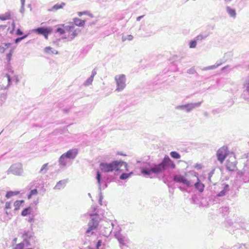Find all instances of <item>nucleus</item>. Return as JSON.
Returning <instances> with one entry per match:
<instances>
[{
	"label": "nucleus",
	"mask_w": 249,
	"mask_h": 249,
	"mask_svg": "<svg viewBox=\"0 0 249 249\" xmlns=\"http://www.w3.org/2000/svg\"><path fill=\"white\" fill-rule=\"evenodd\" d=\"M175 164L168 156L165 155L159 163H146L140 168L142 174L146 177L153 178L155 175L163 173L169 168H175Z\"/></svg>",
	"instance_id": "f257e3e1"
},
{
	"label": "nucleus",
	"mask_w": 249,
	"mask_h": 249,
	"mask_svg": "<svg viewBox=\"0 0 249 249\" xmlns=\"http://www.w3.org/2000/svg\"><path fill=\"white\" fill-rule=\"evenodd\" d=\"M102 212V210L97 209V206L96 205H92L91 206L89 213V214L90 216V220L88 223V228L85 232L86 236L89 237L95 233L99 222L103 217Z\"/></svg>",
	"instance_id": "f03ea898"
},
{
	"label": "nucleus",
	"mask_w": 249,
	"mask_h": 249,
	"mask_svg": "<svg viewBox=\"0 0 249 249\" xmlns=\"http://www.w3.org/2000/svg\"><path fill=\"white\" fill-rule=\"evenodd\" d=\"M100 168L102 172L105 173L128 170L127 163L121 160H114L110 163L102 162L100 164Z\"/></svg>",
	"instance_id": "7ed1b4c3"
},
{
	"label": "nucleus",
	"mask_w": 249,
	"mask_h": 249,
	"mask_svg": "<svg viewBox=\"0 0 249 249\" xmlns=\"http://www.w3.org/2000/svg\"><path fill=\"white\" fill-rule=\"evenodd\" d=\"M23 241L25 243L26 246L29 247L35 242V237L32 229L24 230L22 233Z\"/></svg>",
	"instance_id": "20e7f679"
},
{
	"label": "nucleus",
	"mask_w": 249,
	"mask_h": 249,
	"mask_svg": "<svg viewBox=\"0 0 249 249\" xmlns=\"http://www.w3.org/2000/svg\"><path fill=\"white\" fill-rule=\"evenodd\" d=\"M201 104L202 102L190 103L185 105L177 106L175 108L178 110L183 111L186 113H189L193 109L199 107Z\"/></svg>",
	"instance_id": "39448f33"
},
{
	"label": "nucleus",
	"mask_w": 249,
	"mask_h": 249,
	"mask_svg": "<svg viewBox=\"0 0 249 249\" xmlns=\"http://www.w3.org/2000/svg\"><path fill=\"white\" fill-rule=\"evenodd\" d=\"M116 83V91H122L126 87V77L124 74L117 75L115 77Z\"/></svg>",
	"instance_id": "423d86ee"
},
{
	"label": "nucleus",
	"mask_w": 249,
	"mask_h": 249,
	"mask_svg": "<svg viewBox=\"0 0 249 249\" xmlns=\"http://www.w3.org/2000/svg\"><path fill=\"white\" fill-rule=\"evenodd\" d=\"M23 172L22 165L20 163L12 164L7 170V173L16 176H21Z\"/></svg>",
	"instance_id": "0eeeda50"
},
{
	"label": "nucleus",
	"mask_w": 249,
	"mask_h": 249,
	"mask_svg": "<svg viewBox=\"0 0 249 249\" xmlns=\"http://www.w3.org/2000/svg\"><path fill=\"white\" fill-rule=\"evenodd\" d=\"M114 236L117 239L120 246H127L129 244V240L127 236L121 233L120 230L114 232Z\"/></svg>",
	"instance_id": "6e6552de"
},
{
	"label": "nucleus",
	"mask_w": 249,
	"mask_h": 249,
	"mask_svg": "<svg viewBox=\"0 0 249 249\" xmlns=\"http://www.w3.org/2000/svg\"><path fill=\"white\" fill-rule=\"evenodd\" d=\"M173 180L177 183H181L185 185L187 187L192 186L191 182L186 179L184 176L180 175H175L173 176Z\"/></svg>",
	"instance_id": "1a4fd4ad"
},
{
	"label": "nucleus",
	"mask_w": 249,
	"mask_h": 249,
	"mask_svg": "<svg viewBox=\"0 0 249 249\" xmlns=\"http://www.w3.org/2000/svg\"><path fill=\"white\" fill-rule=\"evenodd\" d=\"M227 154V148L224 146L221 147L217 151L216 156L217 160L222 163L225 160Z\"/></svg>",
	"instance_id": "9d476101"
},
{
	"label": "nucleus",
	"mask_w": 249,
	"mask_h": 249,
	"mask_svg": "<svg viewBox=\"0 0 249 249\" xmlns=\"http://www.w3.org/2000/svg\"><path fill=\"white\" fill-rule=\"evenodd\" d=\"M96 179L97 180V183L98 184V190L99 191V203L100 205H102V199L103 198V196H102V193L101 192L102 190V185H101V179H102V175L101 173L97 171L96 173Z\"/></svg>",
	"instance_id": "9b49d317"
},
{
	"label": "nucleus",
	"mask_w": 249,
	"mask_h": 249,
	"mask_svg": "<svg viewBox=\"0 0 249 249\" xmlns=\"http://www.w3.org/2000/svg\"><path fill=\"white\" fill-rule=\"evenodd\" d=\"M78 154V150L76 148L70 149L66 153H64L65 156H66L69 160L74 159Z\"/></svg>",
	"instance_id": "f8f14e48"
},
{
	"label": "nucleus",
	"mask_w": 249,
	"mask_h": 249,
	"mask_svg": "<svg viewBox=\"0 0 249 249\" xmlns=\"http://www.w3.org/2000/svg\"><path fill=\"white\" fill-rule=\"evenodd\" d=\"M226 168L230 171H234L237 169L236 163L235 159L233 161L227 160L226 162Z\"/></svg>",
	"instance_id": "ddd939ff"
},
{
	"label": "nucleus",
	"mask_w": 249,
	"mask_h": 249,
	"mask_svg": "<svg viewBox=\"0 0 249 249\" xmlns=\"http://www.w3.org/2000/svg\"><path fill=\"white\" fill-rule=\"evenodd\" d=\"M51 29L52 28L50 27H40L34 29L33 32L38 35L43 36Z\"/></svg>",
	"instance_id": "4468645a"
},
{
	"label": "nucleus",
	"mask_w": 249,
	"mask_h": 249,
	"mask_svg": "<svg viewBox=\"0 0 249 249\" xmlns=\"http://www.w3.org/2000/svg\"><path fill=\"white\" fill-rule=\"evenodd\" d=\"M197 174H195V176L197 178V181L194 184L195 187L200 193L204 191V185L200 182L198 177L197 176Z\"/></svg>",
	"instance_id": "2eb2a0df"
},
{
	"label": "nucleus",
	"mask_w": 249,
	"mask_h": 249,
	"mask_svg": "<svg viewBox=\"0 0 249 249\" xmlns=\"http://www.w3.org/2000/svg\"><path fill=\"white\" fill-rule=\"evenodd\" d=\"M69 159L63 154L58 160L59 165L60 167H64L67 165Z\"/></svg>",
	"instance_id": "dca6fc26"
},
{
	"label": "nucleus",
	"mask_w": 249,
	"mask_h": 249,
	"mask_svg": "<svg viewBox=\"0 0 249 249\" xmlns=\"http://www.w3.org/2000/svg\"><path fill=\"white\" fill-rule=\"evenodd\" d=\"M223 185L222 190L216 195L218 197L225 196L230 190V187L228 184H224Z\"/></svg>",
	"instance_id": "f3484780"
},
{
	"label": "nucleus",
	"mask_w": 249,
	"mask_h": 249,
	"mask_svg": "<svg viewBox=\"0 0 249 249\" xmlns=\"http://www.w3.org/2000/svg\"><path fill=\"white\" fill-rule=\"evenodd\" d=\"M67 183V180L66 179L60 180L56 183L53 189L54 190H60L63 189L65 187Z\"/></svg>",
	"instance_id": "a211bd4d"
},
{
	"label": "nucleus",
	"mask_w": 249,
	"mask_h": 249,
	"mask_svg": "<svg viewBox=\"0 0 249 249\" xmlns=\"http://www.w3.org/2000/svg\"><path fill=\"white\" fill-rule=\"evenodd\" d=\"M65 5L66 4L64 2H61V3H56L52 8L48 9V11L49 12H55L60 9L63 8Z\"/></svg>",
	"instance_id": "6ab92c4d"
},
{
	"label": "nucleus",
	"mask_w": 249,
	"mask_h": 249,
	"mask_svg": "<svg viewBox=\"0 0 249 249\" xmlns=\"http://www.w3.org/2000/svg\"><path fill=\"white\" fill-rule=\"evenodd\" d=\"M62 26L64 28L65 33L69 32L70 33L75 28V26L72 22H70L69 25L63 24Z\"/></svg>",
	"instance_id": "aec40b11"
},
{
	"label": "nucleus",
	"mask_w": 249,
	"mask_h": 249,
	"mask_svg": "<svg viewBox=\"0 0 249 249\" xmlns=\"http://www.w3.org/2000/svg\"><path fill=\"white\" fill-rule=\"evenodd\" d=\"M73 24L79 27H82L85 23V20H81L78 18H74L73 19Z\"/></svg>",
	"instance_id": "412c9836"
},
{
	"label": "nucleus",
	"mask_w": 249,
	"mask_h": 249,
	"mask_svg": "<svg viewBox=\"0 0 249 249\" xmlns=\"http://www.w3.org/2000/svg\"><path fill=\"white\" fill-rule=\"evenodd\" d=\"M222 64V62H216L215 63V64L213 65H212V66H208V67L203 68L202 69V70L203 71H208V70L215 69L217 68V67H218L219 66H220V65H221Z\"/></svg>",
	"instance_id": "4be33fe9"
},
{
	"label": "nucleus",
	"mask_w": 249,
	"mask_h": 249,
	"mask_svg": "<svg viewBox=\"0 0 249 249\" xmlns=\"http://www.w3.org/2000/svg\"><path fill=\"white\" fill-rule=\"evenodd\" d=\"M24 202L23 200H16L14 203V206L15 207V209L14 210V212H16L18 211L22 203Z\"/></svg>",
	"instance_id": "5701e85b"
},
{
	"label": "nucleus",
	"mask_w": 249,
	"mask_h": 249,
	"mask_svg": "<svg viewBox=\"0 0 249 249\" xmlns=\"http://www.w3.org/2000/svg\"><path fill=\"white\" fill-rule=\"evenodd\" d=\"M232 249H249V245L245 244H241L235 245Z\"/></svg>",
	"instance_id": "b1692460"
},
{
	"label": "nucleus",
	"mask_w": 249,
	"mask_h": 249,
	"mask_svg": "<svg viewBox=\"0 0 249 249\" xmlns=\"http://www.w3.org/2000/svg\"><path fill=\"white\" fill-rule=\"evenodd\" d=\"M226 11L231 17H235L236 12L234 9L231 8L229 6L226 7Z\"/></svg>",
	"instance_id": "393cba45"
},
{
	"label": "nucleus",
	"mask_w": 249,
	"mask_h": 249,
	"mask_svg": "<svg viewBox=\"0 0 249 249\" xmlns=\"http://www.w3.org/2000/svg\"><path fill=\"white\" fill-rule=\"evenodd\" d=\"M11 18V14L10 12H7L5 13L4 14H2L0 15V19L1 20H6L7 19H9Z\"/></svg>",
	"instance_id": "a878e982"
},
{
	"label": "nucleus",
	"mask_w": 249,
	"mask_h": 249,
	"mask_svg": "<svg viewBox=\"0 0 249 249\" xmlns=\"http://www.w3.org/2000/svg\"><path fill=\"white\" fill-rule=\"evenodd\" d=\"M32 208L31 207H27L21 212V215L23 216H26L31 213Z\"/></svg>",
	"instance_id": "bb28decb"
},
{
	"label": "nucleus",
	"mask_w": 249,
	"mask_h": 249,
	"mask_svg": "<svg viewBox=\"0 0 249 249\" xmlns=\"http://www.w3.org/2000/svg\"><path fill=\"white\" fill-rule=\"evenodd\" d=\"M6 77L7 78L8 84H7V85L6 86H1L0 88V90H2V89L5 90V89H7L9 88V86L11 84V78H10V75L9 74H6Z\"/></svg>",
	"instance_id": "cd10ccee"
},
{
	"label": "nucleus",
	"mask_w": 249,
	"mask_h": 249,
	"mask_svg": "<svg viewBox=\"0 0 249 249\" xmlns=\"http://www.w3.org/2000/svg\"><path fill=\"white\" fill-rule=\"evenodd\" d=\"M6 98H7V93L6 92L0 93V106H2V105L5 102Z\"/></svg>",
	"instance_id": "c85d7f7f"
},
{
	"label": "nucleus",
	"mask_w": 249,
	"mask_h": 249,
	"mask_svg": "<svg viewBox=\"0 0 249 249\" xmlns=\"http://www.w3.org/2000/svg\"><path fill=\"white\" fill-rule=\"evenodd\" d=\"M133 174V173L132 172H131L129 173H123L120 176V178L122 180H124L125 179L128 178L129 177H130V176L131 175H132Z\"/></svg>",
	"instance_id": "c756f323"
},
{
	"label": "nucleus",
	"mask_w": 249,
	"mask_h": 249,
	"mask_svg": "<svg viewBox=\"0 0 249 249\" xmlns=\"http://www.w3.org/2000/svg\"><path fill=\"white\" fill-rule=\"evenodd\" d=\"M48 165V163H45L41 167L39 173L41 174H45L47 173L48 169L47 168V166Z\"/></svg>",
	"instance_id": "7c9ffc66"
},
{
	"label": "nucleus",
	"mask_w": 249,
	"mask_h": 249,
	"mask_svg": "<svg viewBox=\"0 0 249 249\" xmlns=\"http://www.w3.org/2000/svg\"><path fill=\"white\" fill-rule=\"evenodd\" d=\"M45 52L47 53L57 54L58 52L55 50H53L52 48L47 47L45 48Z\"/></svg>",
	"instance_id": "2f4dec72"
},
{
	"label": "nucleus",
	"mask_w": 249,
	"mask_h": 249,
	"mask_svg": "<svg viewBox=\"0 0 249 249\" xmlns=\"http://www.w3.org/2000/svg\"><path fill=\"white\" fill-rule=\"evenodd\" d=\"M18 194H19V192L18 191L13 192V191H8L7 192L5 196L6 198H9L14 196H16V195H18Z\"/></svg>",
	"instance_id": "473e14b6"
},
{
	"label": "nucleus",
	"mask_w": 249,
	"mask_h": 249,
	"mask_svg": "<svg viewBox=\"0 0 249 249\" xmlns=\"http://www.w3.org/2000/svg\"><path fill=\"white\" fill-rule=\"evenodd\" d=\"M170 156L172 158L175 159H179L181 157L179 154L176 151H172L170 153Z\"/></svg>",
	"instance_id": "72a5a7b5"
},
{
	"label": "nucleus",
	"mask_w": 249,
	"mask_h": 249,
	"mask_svg": "<svg viewBox=\"0 0 249 249\" xmlns=\"http://www.w3.org/2000/svg\"><path fill=\"white\" fill-rule=\"evenodd\" d=\"M25 245H26L25 243L22 241L19 244H16L13 249H24Z\"/></svg>",
	"instance_id": "f704fd0d"
},
{
	"label": "nucleus",
	"mask_w": 249,
	"mask_h": 249,
	"mask_svg": "<svg viewBox=\"0 0 249 249\" xmlns=\"http://www.w3.org/2000/svg\"><path fill=\"white\" fill-rule=\"evenodd\" d=\"M5 213L7 215V217L5 218L4 219V221H8L9 219H11L13 216V214L11 212H8V210H5Z\"/></svg>",
	"instance_id": "c9c22d12"
},
{
	"label": "nucleus",
	"mask_w": 249,
	"mask_h": 249,
	"mask_svg": "<svg viewBox=\"0 0 249 249\" xmlns=\"http://www.w3.org/2000/svg\"><path fill=\"white\" fill-rule=\"evenodd\" d=\"M93 80V78L90 76V77L84 82V85L88 86L91 85Z\"/></svg>",
	"instance_id": "e433bc0d"
},
{
	"label": "nucleus",
	"mask_w": 249,
	"mask_h": 249,
	"mask_svg": "<svg viewBox=\"0 0 249 249\" xmlns=\"http://www.w3.org/2000/svg\"><path fill=\"white\" fill-rule=\"evenodd\" d=\"M196 44H197V42L196 41V40H195V39L194 40H192L190 42H189V47L190 48H195L196 46Z\"/></svg>",
	"instance_id": "4c0bfd02"
},
{
	"label": "nucleus",
	"mask_w": 249,
	"mask_h": 249,
	"mask_svg": "<svg viewBox=\"0 0 249 249\" xmlns=\"http://www.w3.org/2000/svg\"><path fill=\"white\" fill-rule=\"evenodd\" d=\"M80 32V30L78 29H73V31H71L72 33L70 36H71V39H73L74 37H75L78 34V33Z\"/></svg>",
	"instance_id": "58836bf2"
},
{
	"label": "nucleus",
	"mask_w": 249,
	"mask_h": 249,
	"mask_svg": "<svg viewBox=\"0 0 249 249\" xmlns=\"http://www.w3.org/2000/svg\"><path fill=\"white\" fill-rule=\"evenodd\" d=\"M27 36H28V35H25L22 36L18 37L15 40V43L16 44H18L19 42H20L22 40L26 38Z\"/></svg>",
	"instance_id": "ea45409f"
},
{
	"label": "nucleus",
	"mask_w": 249,
	"mask_h": 249,
	"mask_svg": "<svg viewBox=\"0 0 249 249\" xmlns=\"http://www.w3.org/2000/svg\"><path fill=\"white\" fill-rule=\"evenodd\" d=\"M207 36V35L203 36L202 35H199L197 36H196L195 39L196 40V41H201L205 38H206Z\"/></svg>",
	"instance_id": "a19ab883"
},
{
	"label": "nucleus",
	"mask_w": 249,
	"mask_h": 249,
	"mask_svg": "<svg viewBox=\"0 0 249 249\" xmlns=\"http://www.w3.org/2000/svg\"><path fill=\"white\" fill-rule=\"evenodd\" d=\"M55 32L56 33H58L60 35H63L64 33H65V29H64V27L62 28V27H59L57 28Z\"/></svg>",
	"instance_id": "79ce46f5"
},
{
	"label": "nucleus",
	"mask_w": 249,
	"mask_h": 249,
	"mask_svg": "<svg viewBox=\"0 0 249 249\" xmlns=\"http://www.w3.org/2000/svg\"><path fill=\"white\" fill-rule=\"evenodd\" d=\"M215 169H212L209 173L208 174V179L210 182H212V181L211 180V178L213 176V175L214 173Z\"/></svg>",
	"instance_id": "37998d69"
},
{
	"label": "nucleus",
	"mask_w": 249,
	"mask_h": 249,
	"mask_svg": "<svg viewBox=\"0 0 249 249\" xmlns=\"http://www.w3.org/2000/svg\"><path fill=\"white\" fill-rule=\"evenodd\" d=\"M133 38V36L132 35H127L126 36H123L122 41H125L126 40H132Z\"/></svg>",
	"instance_id": "c03bdc74"
},
{
	"label": "nucleus",
	"mask_w": 249,
	"mask_h": 249,
	"mask_svg": "<svg viewBox=\"0 0 249 249\" xmlns=\"http://www.w3.org/2000/svg\"><path fill=\"white\" fill-rule=\"evenodd\" d=\"M245 88H246V91L249 94V77L246 80V83L244 84Z\"/></svg>",
	"instance_id": "a18cd8bd"
},
{
	"label": "nucleus",
	"mask_w": 249,
	"mask_h": 249,
	"mask_svg": "<svg viewBox=\"0 0 249 249\" xmlns=\"http://www.w3.org/2000/svg\"><path fill=\"white\" fill-rule=\"evenodd\" d=\"M12 208V203L11 202H6L4 207L5 210H8Z\"/></svg>",
	"instance_id": "49530a36"
},
{
	"label": "nucleus",
	"mask_w": 249,
	"mask_h": 249,
	"mask_svg": "<svg viewBox=\"0 0 249 249\" xmlns=\"http://www.w3.org/2000/svg\"><path fill=\"white\" fill-rule=\"evenodd\" d=\"M229 208L227 207H222L221 209V211L224 214H226L229 211Z\"/></svg>",
	"instance_id": "de8ad7c7"
},
{
	"label": "nucleus",
	"mask_w": 249,
	"mask_h": 249,
	"mask_svg": "<svg viewBox=\"0 0 249 249\" xmlns=\"http://www.w3.org/2000/svg\"><path fill=\"white\" fill-rule=\"evenodd\" d=\"M222 111V109L220 108H216L214 109H213L212 111V113L214 115L218 114L220 113Z\"/></svg>",
	"instance_id": "09e8293b"
},
{
	"label": "nucleus",
	"mask_w": 249,
	"mask_h": 249,
	"mask_svg": "<svg viewBox=\"0 0 249 249\" xmlns=\"http://www.w3.org/2000/svg\"><path fill=\"white\" fill-rule=\"evenodd\" d=\"M187 73L189 74H194L196 73V70L194 68H192L187 70Z\"/></svg>",
	"instance_id": "8fccbe9b"
},
{
	"label": "nucleus",
	"mask_w": 249,
	"mask_h": 249,
	"mask_svg": "<svg viewBox=\"0 0 249 249\" xmlns=\"http://www.w3.org/2000/svg\"><path fill=\"white\" fill-rule=\"evenodd\" d=\"M12 55V51H11L10 53H7L6 54V58L8 62H9L11 60Z\"/></svg>",
	"instance_id": "3c124183"
},
{
	"label": "nucleus",
	"mask_w": 249,
	"mask_h": 249,
	"mask_svg": "<svg viewBox=\"0 0 249 249\" xmlns=\"http://www.w3.org/2000/svg\"><path fill=\"white\" fill-rule=\"evenodd\" d=\"M53 31L52 28L51 30H49L45 34L43 35L45 38L47 39L48 38V35L50 34Z\"/></svg>",
	"instance_id": "603ef678"
},
{
	"label": "nucleus",
	"mask_w": 249,
	"mask_h": 249,
	"mask_svg": "<svg viewBox=\"0 0 249 249\" xmlns=\"http://www.w3.org/2000/svg\"><path fill=\"white\" fill-rule=\"evenodd\" d=\"M234 104V101L232 99H230L228 102H227V106L228 107H231L232 105H233Z\"/></svg>",
	"instance_id": "864d4df0"
},
{
	"label": "nucleus",
	"mask_w": 249,
	"mask_h": 249,
	"mask_svg": "<svg viewBox=\"0 0 249 249\" xmlns=\"http://www.w3.org/2000/svg\"><path fill=\"white\" fill-rule=\"evenodd\" d=\"M110 182V180H109L108 178H107V182H106L104 184V185L103 186V187H102V189H104L106 188L107 187V183Z\"/></svg>",
	"instance_id": "5fc2aeb1"
},
{
	"label": "nucleus",
	"mask_w": 249,
	"mask_h": 249,
	"mask_svg": "<svg viewBox=\"0 0 249 249\" xmlns=\"http://www.w3.org/2000/svg\"><path fill=\"white\" fill-rule=\"evenodd\" d=\"M102 244V241L99 240L98 241L96 245V248L95 249H98L99 247L101 246Z\"/></svg>",
	"instance_id": "6e6d98bb"
},
{
	"label": "nucleus",
	"mask_w": 249,
	"mask_h": 249,
	"mask_svg": "<svg viewBox=\"0 0 249 249\" xmlns=\"http://www.w3.org/2000/svg\"><path fill=\"white\" fill-rule=\"evenodd\" d=\"M88 12L87 11H83V12H78V15L80 17L82 16L83 15H88Z\"/></svg>",
	"instance_id": "4d7b16f0"
},
{
	"label": "nucleus",
	"mask_w": 249,
	"mask_h": 249,
	"mask_svg": "<svg viewBox=\"0 0 249 249\" xmlns=\"http://www.w3.org/2000/svg\"><path fill=\"white\" fill-rule=\"evenodd\" d=\"M27 220L28 222L32 223V222H34L35 219H34V217L32 216H29Z\"/></svg>",
	"instance_id": "13d9d810"
},
{
	"label": "nucleus",
	"mask_w": 249,
	"mask_h": 249,
	"mask_svg": "<svg viewBox=\"0 0 249 249\" xmlns=\"http://www.w3.org/2000/svg\"><path fill=\"white\" fill-rule=\"evenodd\" d=\"M12 30L10 31V33L11 34H13L14 30H15V22H13L12 23Z\"/></svg>",
	"instance_id": "bf43d9fd"
},
{
	"label": "nucleus",
	"mask_w": 249,
	"mask_h": 249,
	"mask_svg": "<svg viewBox=\"0 0 249 249\" xmlns=\"http://www.w3.org/2000/svg\"><path fill=\"white\" fill-rule=\"evenodd\" d=\"M31 195H36L37 194V191L36 189L32 190L30 192Z\"/></svg>",
	"instance_id": "052dcab7"
},
{
	"label": "nucleus",
	"mask_w": 249,
	"mask_h": 249,
	"mask_svg": "<svg viewBox=\"0 0 249 249\" xmlns=\"http://www.w3.org/2000/svg\"><path fill=\"white\" fill-rule=\"evenodd\" d=\"M243 181L245 183L249 182V177H247L244 175L243 178Z\"/></svg>",
	"instance_id": "680f3d73"
},
{
	"label": "nucleus",
	"mask_w": 249,
	"mask_h": 249,
	"mask_svg": "<svg viewBox=\"0 0 249 249\" xmlns=\"http://www.w3.org/2000/svg\"><path fill=\"white\" fill-rule=\"evenodd\" d=\"M23 34L22 31L20 29H18L16 32V35L18 36H21Z\"/></svg>",
	"instance_id": "e2e57ef3"
},
{
	"label": "nucleus",
	"mask_w": 249,
	"mask_h": 249,
	"mask_svg": "<svg viewBox=\"0 0 249 249\" xmlns=\"http://www.w3.org/2000/svg\"><path fill=\"white\" fill-rule=\"evenodd\" d=\"M24 4L25 3H23V5L21 4V8L20 9V12L21 13H23L24 12Z\"/></svg>",
	"instance_id": "0e129e2a"
},
{
	"label": "nucleus",
	"mask_w": 249,
	"mask_h": 249,
	"mask_svg": "<svg viewBox=\"0 0 249 249\" xmlns=\"http://www.w3.org/2000/svg\"><path fill=\"white\" fill-rule=\"evenodd\" d=\"M2 45H3L4 47L6 48H8L9 47H10V46L11 45V43H4L2 44Z\"/></svg>",
	"instance_id": "69168bd1"
},
{
	"label": "nucleus",
	"mask_w": 249,
	"mask_h": 249,
	"mask_svg": "<svg viewBox=\"0 0 249 249\" xmlns=\"http://www.w3.org/2000/svg\"><path fill=\"white\" fill-rule=\"evenodd\" d=\"M96 74V71L94 69L92 71V73H91V75H90V76H91L92 77L94 78V76Z\"/></svg>",
	"instance_id": "338daca9"
},
{
	"label": "nucleus",
	"mask_w": 249,
	"mask_h": 249,
	"mask_svg": "<svg viewBox=\"0 0 249 249\" xmlns=\"http://www.w3.org/2000/svg\"><path fill=\"white\" fill-rule=\"evenodd\" d=\"M229 68V65H227L225 67H224L222 68L221 69V71H227V69Z\"/></svg>",
	"instance_id": "774afa93"
}]
</instances>
